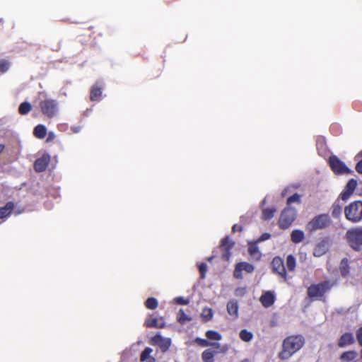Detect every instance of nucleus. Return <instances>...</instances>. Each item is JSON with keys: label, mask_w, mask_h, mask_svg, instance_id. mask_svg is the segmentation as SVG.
<instances>
[{"label": "nucleus", "mask_w": 362, "mask_h": 362, "mask_svg": "<svg viewBox=\"0 0 362 362\" xmlns=\"http://www.w3.org/2000/svg\"><path fill=\"white\" fill-rule=\"evenodd\" d=\"M305 344V339L301 334L290 335L286 337L282 343V350L279 353L281 360L289 358L299 351Z\"/></svg>", "instance_id": "1"}, {"label": "nucleus", "mask_w": 362, "mask_h": 362, "mask_svg": "<svg viewBox=\"0 0 362 362\" xmlns=\"http://www.w3.org/2000/svg\"><path fill=\"white\" fill-rule=\"evenodd\" d=\"M337 284L336 280H325L318 284H311L307 290L308 296L310 298L322 300L325 294L329 292Z\"/></svg>", "instance_id": "2"}, {"label": "nucleus", "mask_w": 362, "mask_h": 362, "mask_svg": "<svg viewBox=\"0 0 362 362\" xmlns=\"http://www.w3.org/2000/svg\"><path fill=\"white\" fill-rule=\"evenodd\" d=\"M332 221L327 214L315 216L305 226V230L310 233L317 230H323L329 227Z\"/></svg>", "instance_id": "3"}, {"label": "nucleus", "mask_w": 362, "mask_h": 362, "mask_svg": "<svg viewBox=\"0 0 362 362\" xmlns=\"http://www.w3.org/2000/svg\"><path fill=\"white\" fill-rule=\"evenodd\" d=\"M346 218L351 223H358L362 221V202L355 201L344 208Z\"/></svg>", "instance_id": "4"}, {"label": "nucleus", "mask_w": 362, "mask_h": 362, "mask_svg": "<svg viewBox=\"0 0 362 362\" xmlns=\"http://www.w3.org/2000/svg\"><path fill=\"white\" fill-rule=\"evenodd\" d=\"M346 238L349 245L356 251L362 250V227L353 228L347 230Z\"/></svg>", "instance_id": "5"}, {"label": "nucleus", "mask_w": 362, "mask_h": 362, "mask_svg": "<svg viewBox=\"0 0 362 362\" xmlns=\"http://www.w3.org/2000/svg\"><path fill=\"white\" fill-rule=\"evenodd\" d=\"M42 113L48 118L54 117L58 111V103L56 100L45 98L39 102Z\"/></svg>", "instance_id": "6"}, {"label": "nucleus", "mask_w": 362, "mask_h": 362, "mask_svg": "<svg viewBox=\"0 0 362 362\" xmlns=\"http://www.w3.org/2000/svg\"><path fill=\"white\" fill-rule=\"evenodd\" d=\"M296 217V211L289 206L285 208L279 217L278 223L281 229H286L290 227Z\"/></svg>", "instance_id": "7"}, {"label": "nucleus", "mask_w": 362, "mask_h": 362, "mask_svg": "<svg viewBox=\"0 0 362 362\" xmlns=\"http://www.w3.org/2000/svg\"><path fill=\"white\" fill-rule=\"evenodd\" d=\"M328 162L332 170L335 174L341 175L349 173L347 166L337 156H331Z\"/></svg>", "instance_id": "8"}, {"label": "nucleus", "mask_w": 362, "mask_h": 362, "mask_svg": "<svg viewBox=\"0 0 362 362\" xmlns=\"http://www.w3.org/2000/svg\"><path fill=\"white\" fill-rule=\"evenodd\" d=\"M149 342L153 346H158L163 353L166 352L171 345V339L170 338H163L160 333L151 337Z\"/></svg>", "instance_id": "9"}, {"label": "nucleus", "mask_w": 362, "mask_h": 362, "mask_svg": "<svg viewBox=\"0 0 362 362\" xmlns=\"http://www.w3.org/2000/svg\"><path fill=\"white\" fill-rule=\"evenodd\" d=\"M272 268L274 273L277 274L284 281L287 280V274L284 260L279 257H275L272 261Z\"/></svg>", "instance_id": "10"}, {"label": "nucleus", "mask_w": 362, "mask_h": 362, "mask_svg": "<svg viewBox=\"0 0 362 362\" xmlns=\"http://www.w3.org/2000/svg\"><path fill=\"white\" fill-rule=\"evenodd\" d=\"M235 243L230 240L228 236L223 238L219 245L222 252L221 257L225 261H228L230 257V250L234 246Z\"/></svg>", "instance_id": "11"}, {"label": "nucleus", "mask_w": 362, "mask_h": 362, "mask_svg": "<svg viewBox=\"0 0 362 362\" xmlns=\"http://www.w3.org/2000/svg\"><path fill=\"white\" fill-rule=\"evenodd\" d=\"M50 158L47 154H45L40 158H38L34 163L35 170L37 173L44 172L46 170Z\"/></svg>", "instance_id": "12"}, {"label": "nucleus", "mask_w": 362, "mask_h": 362, "mask_svg": "<svg viewBox=\"0 0 362 362\" xmlns=\"http://www.w3.org/2000/svg\"><path fill=\"white\" fill-rule=\"evenodd\" d=\"M357 186V181L354 179L349 180L344 189L341 192L340 197L343 201H346L353 194Z\"/></svg>", "instance_id": "13"}, {"label": "nucleus", "mask_w": 362, "mask_h": 362, "mask_svg": "<svg viewBox=\"0 0 362 362\" xmlns=\"http://www.w3.org/2000/svg\"><path fill=\"white\" fill-rule=\"evenodd\" d=\"M103 84L100 82H96L90 88V100L93 102L99 101L102 98Z\"/></svg>", "instance_id": "14"}, {"label": "nucleus", "mask_w": 362, "mask_h": 362, "mask_svg": "<svg viewBox=\"0 0 362 362\" xmlns=\"http://www.w3.org/2000/svg\"><path fill=\"white\" fill-rule=\"evenodd\" d=\"M354 342L355 338L354 334L351 332H345L339 338L337 341V346L340 348H344L354 344Z\"/></svg>", "instance_id": "15"}, {"label": "nucleus", "mask_w": 362, "mask_h": 362, "mask_svg": "<svg viewBox=\"0 0 362 362\" xmlns=\"http://www.w3.org/2000/svg\"><path fill=\"white\" fill-rule=\"evenodd\" d=\"M144 326L148 328H163L165 326V323L163 317H160L158 319L157 317H153L152 315H150L145 322Z\"/></svg>", "instance_id": "16"}, {"label": "nucleus", "mask_w": 362, "mask_h": 362, "mask_svg": "<svg viewBox=\"0 0 362 362\" xmlns=\"http://www.w3.org/2000/svg\"><path fill=\"white\" fill-rule=\"evenodd\" d=\"M259 301L264 308H269L274 304L275 296L273 292L268 291L260 296Z\"/></svg>", "instance_id": "17"}, {"label": "nucleus", "mask_w": 362, "mask_h": 362, "mask_svg": "<svg viewBox=\"0 0 362 362\" xmlns=\"http://www.w3.org/2000/svg\"><path fill=\"white\" fill-rule=\"evenodd\" d=\"M227 312L232 319L235 320L239 317L238 313V303L236 300H230L228 302L226 305Z\"/></svg>", "instance_id": "18"}, {"label": "nucleus", "mask_w": 362, "mask_h": 362, "mask_svg": "<svg viewBox=\"0 0 362 362\" xmlns=\"http://www.w3.org/2000/svg\"><path fill=\"white\" fill-rule=\"evenodd\" d=\"M328 250L327 241L325 240L318 243L314 247L313 254L315 257H321Z\"/></svg>", "instance_id": "19"}, {"label": "nucleus", "mask_w": 362, "mask_h": 362, "mask_svg": "<svg viewBox=\"0 0 362 362\" xmlns=\"http://www.w3.org/2000/svg\"><path fill=\"white\" fill-rule=\"evenodd\" d=\"M14 207L15 204L13 202H8L4 206L0 207V218L4 219L8 217Z\"/></svg>", "instance_id": "20"}, {"label": "nucleus", "mask_w": 362, "mask_h": 362, "mask_svg": "<svg viewBox=\"0 0 362 362\" xmlns=\"http://www.w3.org/2000/svg\"><path fill=\"white\" fill-rule=\"evenodd\" d=\"M194 342L201 347L212 346L216 349H221V346L218 342H210L207 339L197 337L194 339Z\"/></svg>", "instance_id": "21"}, {"label": "nucleus", "mask_w": 362, "mask_h": 362, "mask_svg": "<svg viewBox=\"0 0 362 362\" xmlns=\"http://www.w3.org/2000/svg\"><path fill=\"white\" fill-rule=\"evenodd\" d=\"M153 349L150 347H146L140 354L141 362H156V358L151 356Z\"/></svg>", "instance_id": "22"}, {"label": "nucleus", "mask_w": 362, "mask_h": 362, "mask_svg": "<svg viewBox=\"0 0 362 362\" xmlns=\"http://www.w3.org/2000/svg\"><path fill=\"white\" fill-rule=\"evenodd\" d=\"M358 356V353L354 350L345 351L340 356L342 362H353Z\"/></svg>", "instance_id": "23"}, {"label": "nucleus", "mask_w": 362, "mask_h": 362, "mask_svg": "<svg viewBox=\"0 0 362 362\" xmlns=\"http://www.w3.org/2000/svg\"><path fill=\"white\" fill-rule=\"evenodd\" d=\"M35 137L42 139L47 135V128L44 124H37L33 129Z\"/></svg>", "instance_id": "24"}, {"label": "nucleus", "mask_w": 362, "mask_h": 362, "mask_svg": "<svg viewBox=\"0 0 362 362\" xmlns=\"http://www.w3.org/2000/svg\"><path fill=\"white\" fill-rule=\"evenodd\" d=\"M216 354V351L207 349L202 354V359L203 362H214V356Z\"/></svg>", "instance_id": "25"}, {"label": "nucleus", "mask_w": 362, "mask_h": 362, "mask_svg": "<svg viewBox=\"0 0 362 362\" xmlns=\"http://www.w3.org/2000/svg\"><path fill=\"white\" fill-rule=\"evenodd\" d=\"M342 212V206L339 199L336 200L332 206V216L334 218H338L340 217Z\"/></svg>", "instance_id": "26"}, {"label": "nucleus", "mask_w": 362, "mask_h": 362, "mask_svg": "<svg viewBox=\"0 0 362 362\" xmlns=\"http://www.w3.org/2000/svg\"><path fill=\"white\" fill-rule=\"evenodd\" d=\"M304 238H305L304 233H303V231H302L300 230H298V229L294 230L292 231V233L291 234V241L296 244L302 242L303 240L304 239Z\"/></svg>", "instance_id": "27"}, {"label": "nucleus", "mask_w": 362, "mask_h": 362, "mask_svg": "<svg viewBox=\"0 0 362 362\" xmlns=\"http://www.w3.org/2000/svg\"><path fill=\"white\" fill-rule=\"evenodd\" d=\"M339 271L343 277H347L349 274V266L347 259L344 258L341 261Z\"/></svg>", "instance_id": "28"}, {"label": "nucleus", "mask_w": 362, "mask_h": 362, "mask_svg": "<svg viewBox=\"0 0 362 362\" xmlns=\"http://www.w3.org/2000/svg\"><path fill=\"white\" fill-rule=\"evenodd\" d=\"M249 255L255 259L259 260L261 258V253L255 244L250 245L248 247Z\"/></svg>", "instance_id": "29"}, {"label": "nucleus", "mask_w": 362, "mask_h": 362, "mask_svg": "<svg viewBox=\"0 0 362 362\" xmlns=\"http://www.w3.org/2000/svg\"><path fill=\"white\" fill-rule=\"evenodd\" d=\"M177 320L180 324H185L187 322H190L192 317L187 315L183 309H180L177 315Z\"/></svg>", "instance_id": "30"}, {"label": "nucleus", "mask_w": 362, "mask_h": 362, "mask_svg": "<svg viewBox=\"0 0 362 362\" xmlns=\"http://www.w3.org/2000/svg\"><path fill=\"white\" fill-rule=\"evenodd\" d=\"M206 337L209 340L213 341H221L222 339V335L215 330H208L205 332Z\"/></svg>", "instance_id": "31"}, {"label": "nucleus", "mask_w": 362, "mask_h": 362, "mask_svg": "<svg viewBox=\"0 0 362 362\" xmlns=\"http://www.w3.org/2000/svg\"><path fill=\"white\" fill-rule=\"evenodd\" d=\"M276 211L275 208H265L262 210V218L264 221L270 220L274 217Z\"/></svg>", "instance_id": "32"}, {"label": "nucleus", "mask_w": 362, "mask_h": 362, "mask_svg": "<svg viewBox=\"0 0 362 362\" xmlns=\"http://www.w3.org/2000/svg\"><path fill=\"white\" fill-rule=\"evenodd\" d=\"M32 109V105L28 102L22 103L18 107V112L20 115H27Z\"/></svg>", "instance_id": "33"}, {"label": "nucleus", "mask_w": 362, "mask_h": 362, "mask_svg": "<svg viewBox=\"0 0 362 362\" xmlns=\"http://www.w3.org/2000/svg\"><path fill=\"white\" fill-rule=\"evenodd\" d=\"M239 337L243 341L248 342L252 339L253 334L247 329H242L240 332Z\"/></svg>", "instance_id": "34"}, {"label": "nucleus", "mask_w": 362, "mask_h": 362, "mask_svg": "<svg viewBox=\"0 0 362 362\" xmlns=\"http://www.w3.org/2000/svg\"><path fill=\"white\" fill-rule=\"evenodd\" d=\"M296 262L292 255H289L286 258V267L288 271L293 272L296 269Z\"/></svg>", "instance_id": "35"}, {"label": "nucleus", "mask_w": 362, "mask_h": 362, "mask_svg": "<svg viewBox=\"0 0 362 362\" xmlns=\"http://www.w3.org/2000/svg\"><path fill=\"white\" fill-rule=\"evenodd\" d=\"M214 315L213 310L210 308H204L202 317L205 322H209L212 320Z\"/></svg>", "instance_id": "36"}, {"label": "nucleus", "mask_w": 362, "mask_h": 362, "mask_svg": "<svg viewBox=\"0 0 362 362\" xmlns=\"http://www.w3.org/2000/svg\"><path fill=\"white\" fill-rule=\"evenodd\" d=\"M145 306L150 310H154L158 307V300L153 297L148 298L145 301Z\"/></svg>", "instance_id": "37"}, {"label": "nucleus", "mask_w": 362, "mask_h": 362, "mask_svg": "<svg viewBox=\"0 0 362 362\" xmlns=\"http://www.w3.org/2000/svg\"><path fill=\"white\" fill-rule=\"evenodd\" d=\"M10 65L11 63L8 59H0V72L2 74L6 73L9 69Z\"/></svg>", "instance_id": "38"}, {"label": "nucleus", "mask_w": 362, "mask_h": 362, "mask_svg": "<svg viewBox=\"0 0 362 362\" xmlns=\"http://www.w3.org/2000/svg\"><path fill=\"white\" fill-rule=\"evenodd\" d=\"M239 265L242 267L243 271H245L247 273H252L255 270L254 266L246 262H239Z\"/></svg>", "instance_id": "39"}, {"label": "nucleus", "mask_w": 362, "mask_h": 362, "mask_svg": "<svg viewBox=\"0 0 362 362\" xmlns=\"http://www.w3.org/2000/svg\"><path fill=\"white\" fill-rule=\"evenodd\" d=\"M294 202H296L297 204H300V195L298 194V193H295L292 196H290L287 199L286 204H287L288 206H290L291 204H292Z\"/></svg>", "instance_id": "40"}, {"label": "nucleus", "mask_w": 362, "mask_h": 362, "mask_svg": "<svg viewBox=\"0 0 362 362\" xmlns=\"http://www.w3.org/2000/svg\"><path fill=\"white\" fill-rule=\"evenodd\" d=\"M242 272H243V269L242 267L239 265V263H238L235 267V269H234V272H233V276L235 279H240L243 278V275H242Z\"/></svg>", "instance_id": "41"}, {"label": "nucleus", "mask_w": 362, "mask_h": 362, "mask_svg": "<svg viewBox=\"0 0 362 362\" xmlns=\"http://www.w3.org/2000/svg\"><path fill=\"white\" fill-rule=\"evenodd\" d=\"M198 267H199V271L200 272V277H201V279H204L206 276V273L207 271L206 264L204 262H202L199 265Z\"/></svg>", "instance_id": "42"}, {"label": "nucleus", "mask_w": 362, "mask_h": 362, "mask_svg": "<svg viewBox=\"0 0 362 362\" xmlns=\"http://www.w3.org/2000/svg\"><path fill=\"white\" fill-rule=\"evenodd\" d=\"M356 335L358 344L362 346V327L356 331Z\"/></svg>", "instance_id": "43"}, {"label": "nucleus", "mask_w": 362, "mask_h": 362, "mask_svg": "<svg viewBox=\"0 0 362 362\" xmlns=\"http://www.w3.org/2000/svg\"><path fill=\"white\" fill-rule=\"evenodd\" d=\"M55 138H56V135H55L54 132H49L48 134H47V137L46 139V142L47 143H50L53 140H54Z\"/></svg>", "instance_id": "44"}, {"label": "nucleus", "mask_w": 362, "mask_h": 362, "mask_svg": "<svg viewBox=\"0 0 362 362\" xmlns=\"http://www.w3.org/2000/svg\"><path fill=\"white\" fill-rule=\"evenodd\" d=\"M271 237V234L270 233H263L259 238V241H264V240H267L268 239H269Z\"/></svg>", "instance_id": "45"}, {"label": "nucleus", "mask_w": 362, "mask_h": 362, "mask_svg": "<svg viewBox=\"0 0 362 362\" xmlns=\"http://www.w3.org/2000/svg\"><path fill=\"white\" fill-rule=\"evenodd\" d=\"M356 170L358 173L362 174V160L358 162V163L356 164Z\"/></svg>", "instance_id": "46"}, {"label": "nucleus", "mask_w": 362, "mask_h": 362, "mask_svg": "<svg viewBox=\"0 0 362 362\" xmlns=\"http://www.w3.org/2000/svg\"><path fill=\"white\" fill-rule=\"evenodd\" d=\"M177 303L181 305H187L189 301L187 300H185L182 297H179L177 298Z\"/></svg>", "instance_id": "47"}, {"label": "nucleus", "mask_w": 362, "mask_h": 362, "mask_svg": "<svg viewBox=\"0 0 362 362\" xmlns=\"http://www.w3.org/2000/svg\"><path fill=\"white\" fill-rule=\"evenodd\" d=\"M237 230H238V231L241 232V231L243 230V227H242L241 226H238V225H237V224H235V225H233V227H232V231H233V233H235V232H236Z\"/></svg>", "instance_id": "48"}, {"label": "nucleus", "mask_w": 362, "mask_h": 362, "mask_svg": "<svg viewBox=\"0 0 362 362\" xmlns=\"http://www.w3.org/2000/svg\"><path fill=\"white\" fill-rule=\"evenodd\" d=\"M71 129L73 133L76 134V133H78L80 132L81 127H79V126L71 127Z\"/></svg>", "instance_id": "49"}, {"label": "nucleus", "mask_w": 362, "mask_h": 362, "mask_svg": "<svg viewBox=\"0 0 362 362\" xmlns=\"http://www.w3.org/2000/svg\"><path fill=\"white\" fill-rule=\"evenodd\" d=\"M5 145L0 144V154L4 151Z\"/></svg>", "instance_id": "50"}, {"label": "nucleus", "mask_w": 362, "mask_h": 362, "mask_svg": "<svg viewBox=\"0 0 362 362\" xmlns=\"http://www.w3.org/2000/svg\"><path fill=\"white\" fill-rule=\"evenodd\" d=\"M286 192H287V189H285L284 190H283V191H282V192H281V196H282V197H285V196H286Z\"/></svg>", "instance_id": "51"}, {"label": "nucleus", "mask_w": 362, "mask_h": 362, "mask_svg": "<svg viewBox=\"0 0 362 362\" xmlns=\"http://www.w3.org/2000/svg\"><path fill=\"white\" fill-rule=\"evenodd\" d=\"M241 362H250V361L248 359H244Z\"/></svg>", "instance_id": "52"}, {"label": "nucleus", "mask_w": 362, "mask_h": 362, "mask_svg": "<svg viewBox=\"0 0 362 362\" xmlns=\"http://www.w3.org/2000/svg\"><path fill=\"white\" fill-rule=\"evenodd\" d=\"M212 259H213V257H209V259H208V260H209V261H211V260H212Z\"/></svg>", "instance_id": "53"}, {"label": "nucleus", "mask_w": 362, "mask_h": 362, "mask_svg": "<svg viewBox=\"0 0 362 362\" xmlns=\"http://www.w3.org/2000/svg\"><path fill=\"white\" fill-rule=\"evenodd\" d=\"M361 356L362 358V350L361 351Z\"/></svg>", "instance_id": "54"}]
</instances>
